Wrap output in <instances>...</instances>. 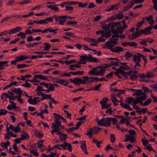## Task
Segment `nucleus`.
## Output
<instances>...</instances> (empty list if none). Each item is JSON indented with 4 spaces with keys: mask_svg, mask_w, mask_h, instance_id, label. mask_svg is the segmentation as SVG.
<instances>
[{
    "mask_svg": "<svg viewBox=\"0 0 157 157\" xmlns=\"http://www.w3.org/2000/svg\"><path fill=\"white\" fill-rule=\"evenodd\" d=\"M114 40H115V41L109 40L105 42L107 45H106L105 46L107 47V48H106L110 49L111 52L115 53H118L123 51H124L123 48L120 46H116L114 48H112L114 45H111V44L117 43L118 42L117 40H118L117 38V39H114Z\"/></svg>",
    "mask_w": 157,
    "mask_h": 157,
    "instance_id": "nucleus-1",
    "label": "nucleus"
},
{
    "mask_svg": "<svg viewBox=\"0 0 157 157\" xmlns=\"http://www.w3.org/2000/svg\"><path fill=\"white\" fill-rule=\"evenodd\" d=\"M98 124L100 126L105 127H109L111 126V120L110 117L106 118H102L101 120H99L98 118L96 119Z\"/></svg>",
    "mask_w": 157,
    "mask_h": 157,
    "instance_id": "nucleus-2",
    "label": "nucleus"
},
{
    "mask_svg": "<svg viewBox=\"0 0 157 157\" xmlns=\"http://www.w3.org/2000/svg\"><path fill=\"white\" fill-rule=\"evenodd\" d=\"M61 147H62L64 150H66L67 147V150L70 151L71 152L72 151V147L71 144L67 143L66 141L64 142V144H61L60 145Z\"/></svg>",
    "mask_w": 157,
    "mask_h": 157,
    "instance_id": "nucleus-3",
    "label": "nucleus"
},
{
    "mask_svg": "<svg viewBox=\"0 0 157 157\" xmlns=\"http://www.w3.org/2000/svg\"><path fill=\"white\" fill-rule=\"evenodd\" d=\"M153 29V26L150 25L144 29H142L143 34L147 35L151 34V30Z\"/></svg>",
    "mask_w": 157,
    "mask_h": 157,
    "instance_id": "nucleus-4",
    "label": "nucleus"
},
{
    "mask_svg": "<svg viewBox=\"0 0 157 157\" xmlns=\"http://www.w3.org/2000/svg\"><path fill=\"white\" fill-rule=\"evenodd\" d=\"M112 33L113 34H117V33H121L123 32V30L122 27L120 28L119 26L117 27L116 30H115V28L111 29Z\"/></svg>",
    "mask_w": 157,
    "mask_h": 157,
    "instance_id": "nucleus-5",
    "label": "nucleus"
},
{
    "mask_svg": "<svg viewBox=\"0 0 157 157\" xmlns=\"http://www.w3.org/2000/svg\"><path fill=\"white\" fill-rule=\"evenodd\" d=\"M22 29V28L20 26H17L16 27L10 30V31L9 32V33L12 34L15 33L20 31Z\"/></svg>",
    "mask_w": 157,
    "mask_h": 157,
    "instance_id": "nucleus-6",
    "label": "nucleus"
},
{
    "mask_svg": "<svg viewBox=\"0 0 157 157\" xmlns=\"http://www.w3.org/2000/svg\"><path fill=\"white\" fill-rule=\"evenodd\" d=\"M56 79L57 80V81H56V82L57 83H59L62 85H63L65 86H67L69 83V82L67 81L65 84H64L63 83L65 82L66 81L64 79H61L59 78H56Z\"/></svg>",
    "mask_w": 157,
    "mask_h": 157,
    "instance_id": "nucleus-7",
    "label": "nucleus"
},
{
    "mask_svg": "<svg viewBox=\"0 0 157 157\" xmlns=\"http://www.w3.org/2000/svg\"><path fill=\"white\" fill-rule=\"evenodd\" d=\"M133 4L134 3L133 1H131L130 2L123 8V11L124 12L128 10L129 9L132 7Z\"/></svg>",
    "mask_w": 157,
    "mask_h": 157,
    "instance_id": "nucleus-8",
    "label": "nucleus"
},
{
    "mask_svg": "<svg viewBox=\"0 0 157 157\" xmlns=\"http://www.w3.org/2000/svg\"><path fill=\"white\" fill-rule=\"evenodd\" d=\"M15 58L17 59L18 61H21L29 59V56L21 55L19 56L16 57Z\"/></svg>",
    "mask_w": 157,
    "mask_h": 157,
    "instance_id": "nucleus-9",
    "label": "nucleus"
},
{
    "mask_svg": "<svg viewBox=\"0 0 157 157\" xmlns=\"http://www.w3.org/2000/svg\"><path fill=\"white\" fill-rule=\"evenodd\" d=\"M58 135L61 141L63 140V138L66 140V139L68 138L67 134L63 133L60 132H58Z\"/></svg>",
    "mask_w": 157,
    "mask_h": 157,
    "instance_id": "nucleus-10",
    "label": "nucleus"
},
{
    "mask_svg": "<svg viewBox=\"0 0 157 157\" xmlns=\"http://www.w3.org/2000/svg\"><path fill=\"white\" fill-rule=\"evenodd\" d=\"M112 27V25L111 22L109 24H105L104 25H103L102 26V28L105 31H107V30H109V28L111 27V28Z\"/></svg>",
    "mask_w": 157,
    "mask_h": 157,
    "instance_id": "nucleus-11",
    "label": "nucleus"
},
{
    "mask_svg": "<svg viewBox=\"0 0 157 157\" xmlns=\"http://www.w3.org/2000/svg\"><path fill=\"white\" fill-rule=\"evenodd\" d=\"M98 70L96 68H93L88 73V74L91 75H98L97 73Z\"/></svg>",
    "mask_w": 157,
    "mask_h": 157,
    "instance_id": "nucleus-12",
    "label": "nucleus"
},
{
    "mask_svg": "<svg viewBox=\"0 0 157 157\" xmlns=\"http://www.w3.org/2000/svg\"><path fill=\"white\" fill-rule=\"evenodd\" d=\"M136 92L133 93V95L135 96L136 95L137 96H139L142 94H143L142 90L141 89L136 90L135 91Z\"/></svg>",
    "mask_w": 157,
    "mask_h": 157,
    "instance_id": "nucleus-13",
    "label": "nucleus"
},
{
    "mask_svg": "<svg viewBox=\"0 0 157 157\" xmlns=\"http://www.w3.org/2000/svg\"><path fill=\"white\" fill-rule=\"evenodd\" d=\"M119 8L117 6L115 5H113L110 6V8L105 10V11L109 12L113 10H118Z\"/></svg>",
    "mask_w": 157,
    "mask_h": 157,
    "instance_id": "nucleus-14",
    "label": "nucleus"
},
{
    "mask_svg": "<svg viewBox=\"0 0 157 157\" xmlns=\"http://www.w3.org/2000/svg\"><path fill=\"white\" fill-rule=\"evenodd\" d=\"M82 78L86 80V81H88L90 83L93 82H94V78H94V77H89L88 76H85L83 77Z\"/></svg>",
    "mask_w": 157,
    "mask_h": 157,
    "instance_id": "nucleus-15",
    "label": "nucleus"
},
{
    "mask_svg": "<svg viewBox=\"0 0 157 157\" xmlns=\"http://www.w3.org/2000/svg\"><path fill=\"white\" fill-rule=\"evenodd\" d=\"M81 148L82 149V151H84L86 154H88V153L87 151L86 146L85 143L82 144L81 146Z\"/></svg>",
    "mask_w": 157,
    "mask_h": 157,
    "instance_id": "nucleus-16",
    "label": "nucleus"
},
{
    "mask_svg": "<svg viewBox=\"0 0 157 157\" xmlns=\"http://www.w3.org/2000/svg\"><path fill=\"white\" fill-rule=\"evenodd\" d=\"M134 99V98L132 97L127 98H125L124 101L131 105H132V101Z\"/></svg>",
    "mask_w": 157,
    "mask_h": 157,
    "instance_id": "nucleus-17",
    "label": "nucleus"
},
{
    "mask_svg": "<svg viewBox=\"0 0 157 157\" xmlns=\"http://www.w3.org/2000/svg\"><path fill=\"white\" fill-rule=\"evenodd\" d=\"M142 101L139 98V97H136V99L134 100V104H137L139 103L141 105H143Z\"/></svg>",
    "mask_w": 157,
    "mask_h": 157,
    "instance_id": "nucleus-18",
    "label": "nucleus"
},
{
    "mask_svg": "<svg viewBox=\"0 0 157 157\" xmlns=\"http://www.w3.org/2000/svg\"><path fill=\"white\" fill-rule=\"evenodd\" d=\"M8 61H0V67L8 66Z\"/></svg>",
    "mask_w": 157,
    "mask_h": 157,
    "instance_id": "nucleus-19",
    "label": "nucleus"
},
{
    "mask_svg": "<svg viewBox=\"0 0 157 157\" xmlns=\"http://www.w3.org/2000/svg\"><path fill=\"white\" fill-rule=\"evenodd\" d=\"M133 54L127 51L126 53L124 56V57L126 59H129L132 57Z\"/></svg>",
    "mask_w": 157,
    "mask_h": 157,
    "instance_id": "nucleus-20",
    "label": "nucleus"
},
{
    "mask_svg": "<svg viewBox=\"0 0 157 157\" xmlns=\"http://www.w3.org/2000/svg\"><path fill=\"white\" fill-rule=\"evenodd\" d=\"M10 144V142L8 141H7L6 143H3V142H1V145L2 147H5V148H7V147L9 146Z\"/></svg>",
    "mask_w": 157,
    "mask_h": 157,
    "instance_id": "nucleus-21",
    "label": "nucleus"
},
{
    "mask_svg": "<svg viewBox=\"0 0 157 157\" xmlns=\"http://www.w3.org/2000/svg\"><path fill=\"white\" fill-rule=\"evenodd\" d=\"M126 137H129V140L132 143H134L136 140L135 137L133 136L127 135Z\"/></svg>",
    "mask_w": 157,
    "mask_h": 157,
    "instance_id": "nucleus-22",
    "label": "nucleus"
},
{
    "mask_svg": "<svg viewBox=\"0 0 157 157\" xmlns=\"http://www.w3.org/2000/svg\"><path fill=\"white\" fill-rule=\"evenodd\" d=\"M137 54L141 56L143 59L144 61V68H145L146 66V63L147 62V59L146 57L144 56L143 55L139 53H138Z\"/></svg>",
    "mask_w": 157,
    "mask_h": 157,
    "instance_id": "nucleus-23",
    "label": "nucleus"
},
{
    "mask_svg": "<svg viewBox=\"0 0 157 157\" xmlns=\"http://www.w3.org/2000/svg\"><path fill=\"white\" fill-rule=\"evenodd\" d=\"M84 40H85L88 41L89 42H97V40L95 39L92 38H89L88 37H85L84 38Z\"/></svg>",
    "mask_w": 157,
    "mask_h": 157,
    "instance_id": "nucleus-24",
    "label": "nucleus"
},
{
    "mask_svg": "<svg viewBox=\"0 0 157 157\" xmlns=\"http://www.w3.org/2000/svg\"><path fill=\"white\" fill-rule=\"evenodd\" d=\"M25 136L24 135H22L21 136V137H20V138L21 140H26L29 138V136L27 132H25Z\"/></svg>",
    "mask_w": 157,
    "mask_h": 157,
    "instance_id": "nucleus-25",
    "label": "nucleus"
},
{
    "mask_svg": "<svg viewBox=\"0 0 157 157\" xmlns=\"http://www.w3.org/2000/svg\"><path fill=\"white\" fill-rule=\"evenodd\" d=\"M34 77L37 78L42 79L43 80H47V79L46 77L43 76L41 75H34Z\"/></svg>",
    "mask_w": 157,
    "mask_h": 157,
    "instance_id": "nucleus-26",
    "label": "nucleus"
},
{
    "mask_svg": "<svg viewBox=\"0 0 157 157\" xmlns=\"http://www.w3.org/2000/svg\"><path fill=\"white\" fill-rule=\"evenodd\" d=\"M43 44L45 45L44 47V50L47 51L49 50L51 48V46L49 44V43H44Z\"/></svg>",
    "mask_w": 157,
    "mask_h": 157,
    "instance_id": "nucleus-27",
    "label": "nucleus"
},
{
    "mask_svg": "<svg viewBox=\"0 0 157 157\" xmlns=\"http://www.w3.org/2000/svg\"><path fill=\"white\" fill-rule=\"evenodd\" d=\"M146 78H150L154 77L155 75L153 73H152L151 72L148 71L146 74Z\"/></svg>",
    "mask_w": 157,
    "mask_h": 157,
    "instance_id": "nucleus-28",
    "label": "nucleus"
},
{
    "mask_svg": "<svg viewBox=\"0 0 157 157\" xmlns=\"http://www.w3.org/2000/svg\"><path fill=\"white\" fill-rule=\"evenodd\" d=\"M116 95V94H114L111 95V101L113 103L116 102H118V100L115 97Z\"/></svg>",
    "mask_w": 157,
    "mask_h": 157,
    "instance_id": "nucleus-29",
    "label": "nucleus"
},
{
    "mask_svg": "<svg viewBox=\"0 0 157 157\" xmlns=\"http://www.w3.org/2000/svg\"><path fill=\"white\" fill-rule=\"evenodd\" d=\"M120 70H122V69H123V70H128L130 69V67L128 66H124L123 65L121 66L119 68H118Z\"/></svg>",
    "mask_w": 157,
    "mask_h": 157,
    "instance_id": "nucleus-30",
    "label": "nucleus"
},
{
    "mask_svg": "<svg viewBox=\"0 0 157 157\" xmlns=\"http://www.w3.org/2000/svg\"><path fill=\"white\" fill-rule=\"evenodd\" d=\"M53 5H47V7L49 8H51V9L52 10H54L55 11H57L59 10V8L56 7H53Z\"/></svg>",
    "mask_w": 157,
    "mask_h": 157,
    "instance_id": "nucleus-31",
    "label": "nucleus"
},
{
    "mask_svg": "<svg viewBox=\"0 0 157 157\" xmlns=\"http://www.w3.org/2000/svg\"><path fill=\"white\" fill-rule=\"evenodd\" d=\"M17 67L18 68H21L29 67V65H26L25 64H19L17 65Z\"/></svg>",
    "mask_w": 157,
    "mask_h": 157,
    "instance_id": "nucleus-32",
    "label": "nucleus"
},
{
    "mask_svg": "<svg viewBox=\"0 0 157 157\" xmlns=\"http://www.w3.org/2000/svg\"><path fill=\"white\" fill-rule=\"evenodd\" d=\"M75 82L74 84L76 85H79L80 84V78H74Z\"/></svg>",
    "mask_w": 157,
    "mask_h": 157,
    "instance_id": "nucleus-33",
    "label": "nucleus"
},
{
    "mask_svg": "<svg viewBox=\"0 0 157 157\" xmlns=\"http://www.w3.org/2000/svg\"><path fill=\"white\" fill-rule=\"evenodd\" d=\"M17 36H21V39H24L26 37L25 34L22 32H21L19 33L18 34H17Z\"/></svg>",
    "mask_w": 157,
    "mask_h": 157,
    "instance_id": "nucleus-34",
    "label": "nucleus"
},
{
    "mask_svg": "<svg viewBox=\"0 0 157 157\" xmlns=\"http://www.w3.org/2000/svg\"><path fill=\"white\" fill-rule=\"evenodd\" d=\"M12 91H13V92H16L17 94L22 93V90L19 88H15L14 89H13Z\"/></svg>",
    "mask_w": 157,
    "mask_h": 157,
    "instance_id": "nucleus-35",
    "label": "nucleus"
},
{
    "mask_svg": "<svg viewBox=\"0 0 157 157\" xmlns=\"http://www.w3.org/2000/svg\"><path fill=\"white\" fill-rule=\"evenodd\" d=\"M8 111L4 109H0V116L6 114Z\"/></svg>",
    "mask_w": 157,
    "mask_h": 157,
    "instance_id": "nucleus-36",
    "label": "nucleus"
},
{
    "mask_svg": "<svg viewBox=\"0 0 157 157\" xmlns=\"http://www.w3.org/2000/svg\"><path fill=\"white\" fill-rule=\"evenodd\" d=\"M111 24L112 25V27L111 28V29L114 28L115 26H116L117 25H120L121 23V22L118 21L117 22H115L113 21L112 22Z\"/></svg>",
    "mask_w": 157,
    "mask_h": 157,
    "instance_id": "nucleus-37",
    "label": "nucleus"
},
{
    "mask_svg": "<svg viewBox=\"0 0 157 157\" xmlns=\"http://www.w3.org/2000/svg\"><path fill=\"white\" fill-rule=\"evenodd\" d=\"M38 92L37 93V95L38 96H40L41 95L42 98H43V99L46 98H44V96H47V95H45V94H44L43 93L41 92L40 91H38Z\"/></svg>",
    "mask_w": 157,
    "mask_h": 157,
    "instance_id": "nucleus-38",
    "label": "nucleus"
},
{
    "mask_svg": "<svg viewBox=\"0 0 157 157\" xmlns=\"http://www.w3.org/2000/svg\"><path fill=\"white\" fill-rule=\"evenodd\" d=\"M151 102V98L148 99L143 104V106H146L149 104Z\"/></svg>",
    "mask_w": 157,
    "mask_h": 157,
    "instance_id": "nucleus-39",
    "label": "nucleus"
},
{
    "mask_svg": "<svg viewBox=\"0 0 157 157\" xmlns=\"http://www.w3.org/2000/svg\"><path fill=\"white\" fill-rule=\"evenodd\" d=\"M142 95H143V96H141L139 97V98L141 101H144L147 98L146 94L145 93H143V94H142Z\"/></svg>",
    "mask_w": 157,
    "mask_h": 157,
    "instance_id": "nucleus-40",
    "label": "nucleus"
},
{
    "mask_svg": "<svg viewBox=\"0 0 157 157\" xmlns=\"http://www.w3.org/2000/svg\"><path fill=\"white\" fill-rule=\"evenodd\" d=\"M110 137H111V142L112 143H114L115 141V136L113 134H110Z\"/></svg>",
    "mask_w": 157,
    "mask_h": 157,
    "instance_id": "nucleus-41",
    "label": "nucleus"
},
{
    "mask_svg": "<svg viewBox=\"0 0 157 157\" xmlns=\"http://www.w3.org/2000/svg\"><path fill=\"white\" fill-rule=\"evenodd\" d=\"M75 129V127H72L68 129H65V130L68 133L73 132Z\"/></svg>",
    "mask_w": 157,
    "mask_h": 157,
    "instance_id": "nucleus-42",
    "label": "nucleus"
},
{
    "mask_svg": "<svg viewBox=\"0 0 157 157\" xmlns=\"http://www.w3.org/2000/svg\"><path fill=\"white\" fill-rule=\"evenodd\" d=\"M21 86L23 87L26 88H30L31 87L30 84L27 82H26L25 84H22Z\"/></svg>",
    "mask_w": 157,
    "mask_h": 157,
    "instance_id": "nucleus-43",
    "label": "nucleus"
},
{
    "mask_svg": "<svg viewBox=\"0 0 157 157\" xmlns=\"http://www.w3.org/2000/svg\"><path fill=\"white\" fill-rule=\"evenodd\" d=\"M13 130L16 133H17L18 132H21V129L19 127H15Z\"/></svg>",
    "mask_w": 157,
    "mask_h": 157,
    "instance_id": "nucleus-44",
    "label": "nucleus"
},
{
    "mask_svg": "<svg viewBox=\"0 0 157 157\" xmlns=\"http://www.w3.org/2000/svg\"><path fill=\"white\" fill-rule=\"evenodd\" d=\"M38 43H31L29 44H27L26 45V47L28 48H29L30 47H34L35 45H38Z\"/></svg>",
    "mask_w": 157,
    "mask_h": 157,
    "instance_id": "nucleus-45",
    "label": "nucleus"
},
{
    "mask_svg": "<svg viewBox=\"0 0 157 157\" xmlns=\"http://www.w3.org/2000/svg\"><path fill=\"white\" fill-rule=\"evenodd\" d=\"M12 18V16H10V17L7 16L5 17L4 18H3L1 21V22L0 23H2L6 21V20L10 19V18Z\"/></svg>",
    "mask_w": 157,
    "mask_h": 157,
    "instance_id": "nucleus-46",
    "label": "nucleus"
},
{
    "mask_svg": "<svg viewBox=\"0 0 157 157\" xmlns=\"http://www.w3.org/2000/svg\"><path fill=\"white\" fill-rule=\"evenodd\" d=\"M31 1L29 0H24L23 1L19 2L20 4L21 5H23L24 4L29 3Z\"/></svg>",
    "mask_w": 157,
    "mask_h": 157,
    "instance_id": "nucleus-47",
    "label": "nucleus"
},
{
    "mask_svg": "<svg viewBox=\"0 0 157 157\" xmlns=\"http://www.w3.org/2000/svg\"><path fill=\"white\" fill-rule=\"evenodd\" d=\"M139 37L138 35L136 34L135 33H133L132 35V38H129L130 40H132L133 39H136Z\"/></svg>",
    "mask_w": 157,
    "mask_h": 157,
    "instance_id": "nucleus-48",
    "label": "nucleus"
},
{
    "mask_svg": "<svg viewBox=\"0 0 157 157\" xmlns=\"http://www.w3.org/2000/svg\"><path fill=\"white\" fill-rule=\"evenodd\" d=\"M64 113L67 114V117L70 119H71V114L69 113L66 110H64Z\"/></svg>",
    "mask_w": 157,
    "mask_h": 157,
    "instance_id": "nucleus-49",
    "label": "nucleus"
},
{
    "mask_svg": "<svg viewBox=\"0 0 157 157\" xmlns=\"http://www.w3.org/2000/svg\"><path fill=\"white\" fill-rule=\"evenodd\" d=\"M65 35L70 36V37H76V36L74 35V33H65Z\"/></svg>",
    "mask_w": 157,
    "mask_h": 157,
    "instance_id": "nucleus-50",
    "label": "nucleus"
},
{
    "mask_svg": "<svg viewBox=\"0 0 157 157\" xmlns=\"http://www.w3.org/2000/svg\"><path fill=\"white\" fill-rule=\"evenodd\" d=\"M53 17L55 19V20L56 21H57L59 20V19H63V16H59V17H57L56 15H54Z\"/></svg>",
    "mask_w": 157,
    "mask_h": 157,
    "instance_id": "nucleus-51",
    "label": "nucleus"
},
{
    "mask_svg": "<svg viewBox=\"0 0 157 157\" xmlns=\"http://www.w3.org/2000/svg\"><path fill=\"white\" fill-rule=\"evenodd\" d=\"M138 76H137V75H131L130 78L131 80L133 81L134 80H136L138 78Z\"/></svg>",
    "mask_w": 157,
    "mask_h": 157,
    "instance_id": "nucleus-52",
    "label": "nucleus"
},
{
    "mask_svg": "<svg viewBox=\"0 0 157 157\" xmlns=\"http://www.w3.org/2000/svg\"><path fill=\"white\" fill-rule=\"evenodd\" d=\"M52 124L53 126V128H55L56 129H57V130H58L59 131L60 130V129L59 128L60 126H58V125H56V124L55 123H52Z\"/></svg>",
    "mask_w": 157,
    "mask_h": 157,
    "instance_id": "nucleus-53",
    "label": "nucleus"
},
{
    "mask_svg": "<svg viewBox=\"0 0 157 157\" xmlns=\"http://www.w3.org/2000/svg\"><path fill=\"white\" fill-rule=\"evenodd\" d=\"M105 71V70L103 69H101L99 71H98L97 73H98V75H102L104 73L103 72Z\"/></svg>",
    "mask_w": 157,
    "mask_h": 157,
    "instance_id": "nucleus-54",
    "label": "nucleus"
},
{
    "mask_svg": "<svg viewBox=\"0 0 157 157\" xmlns=\"http://www.w3.org/2000/svg\"><path fill=\"white\" fill-rule=\"evenodd\" d=\"M119 73V74H122L123 76L126 77L127 76V72L123 70H120Z\"/></svg>",
    "mask_w": 157,
    "mask_h": 157,
    "instance_id": "nucleus-55",
    "label": "nucleus"
},
{
    "mask_svg": "<svg viewBox=\"0 0 157 157\" xmlns=\"http://www.w3.org/2000/svg\"><path fill=\"white\" fill-rule=\"evenodd\" d=\"M36 91H44L45 90L43 89L42 86H38L36 90H35Z\"/></svg>",
    "mask_w": 157,
    "mask_h": 157,
    "instance_id": "nucleus-56",
    "label": "nucleus"
},
{
    "mask_svg": "<svg viewBox=\"0 0 157 157\" xmlns=\"http://www.w3.org/2000/svg\"><path fill=\"white\" fill-rule=\"evenodd\" d=\"M111 121L113 122V124H115L117 121V119L115 118L110 117Z\"/></svg>",
    "mask_w": 157,
    "mask_h": 157,
    "instance_id": "nucleus-57",
    "label": "nucleus"
},
{
    "mask_svg": "<svg viewBox=\"0 0 157 157\" xmlns=\"http://www.w3.org/2000/svg\"><path fill=\"white\" fill-rule=\"evenodd\" d=\"M87 57L88 56L86 55H85L84 56H80V58H81L82 59L84 60H87L89 62V59Z\"/></svg>",
    "mask_w": 157,
    "mask_h": 157,
    "instance_id": "nucleus-58",
    "label": "nucleus"
},
{
    "mask_svg": "<svg viewBox=\"0 0 157 157\" xmlns=\"http://www.w3.org/2000/svg\"><path fill=\"white\" fill-rule=\"evenodd\" d=\"M120 71V70L118 69L117 68V71L115 72L114 73V74L117 76L118 78H121V77L119 74V72Z\"/></svg>",
    "mask_w": 157,
    "mask_h": 157,
    "instance_id": "nucleus-59",
    "label": "nucleus"
},
{
    "mask_svg": "<svg viewBox=\"0 0 157 157\" xmlns=\"http://www.w3.org/2000/svg\"><path fill=\"white\" fill-rule=\"evenodd\" d=\"M76 60H72L71 61H67V62H65V63L67 65H68L70 64L71 63H76Z\"/></svg>",
    "mask_w": 157,
    "mask_h": 157,
    "instance_id": "nucleus-60",
    "label": "nucleus"
},
{
    "mask_svg": "<svg viewBox=\"0 0 157 157\" xmlns=\"http://www.w3.org/2000/svg\"><path fill=\"white\" fill-rule=\"evenodd\" d=\"M54 118L55 119V122L56 124V125H60V124L61 123L59 121V119L56 117H55Z\"/></svg>",
    "mask_w": 157,
    "mask_h": 157,
    "instance_id": "nucleus-61",
    "label": "nucleus"
},
{
    "mask_svg": "<svg viewBox=\"0 0 157 157\" xmlns=\"http://www.w3.org/2000/svg\"><path fill=\"white\" fill-rule=\"evenodd\" d=\"M99 60L96 58L93 57L89 62H90L98 63V62Z\"/></svg>",
    "mask_w": 157,
    "mask_h": 157,
    "instance_id": "nucleus-62",
    "label": "nucleus"
},
{
    "mask_svg": "<svg viewBox=\"0 0 157 157\" xmlns=\"http://www.w3.org/2000/svg\"><path fill=\"white\" fill-rule=\"evenodd\" d=\"M36 136L40 139L43 136V134L40 132H38L36 134Z\"/></svg>",
    "mask_w": 157,
    "mask_h": 157,
    "instance_id": "nucleus-63",
    "label": "nucleus"
},
{
    "mask_svg": "<svg viewBox=\"0 0 157 157\" xmlns=\"http://www.w3.org/2000/svg\"><path fill=\"white\" fill-rule=\"evenodd\" d=\"M34 40V39L31 36L28 37L27 38V41L28 42H31L32 41Z\"/></svg>",
    "mask_w": 157,
    "mask_h": 157,
    "instance_id": "nucleus-64",
    "label": "nucleus"
}]
</instances>
